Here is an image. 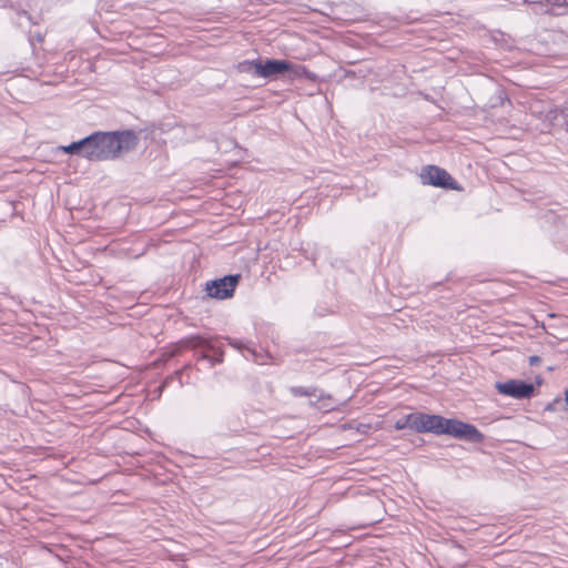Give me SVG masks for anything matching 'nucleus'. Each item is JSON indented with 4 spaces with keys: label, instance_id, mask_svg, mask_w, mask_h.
I'll return each instance as SVG.
<instances>
[{
    "label": "nucleus",
    "instance_id": "1",
    "mask_svg": "<svg viewBox=\"0 0 568 568\" xmlns=\"http://www.w3.org/2000/svg\"><path fill=\"white\" fill-rule=\"evenodd\" d=\"M138 136L133 131L95 132L87 138L85 159L105 161L118 158L138 145Z\"/></svg>",
    "mask_w": 568,
    "mask_h": 568
},
{
    "label": "nucleus",
    "instance_id": "2",
    "mask_svg": "<svg viewBox=\"0 0 568 568\" xmlns=\"http://www.w3.org/2000/svg\"><path fill=\"white\" fill-rule=\"evenodd\" d=\"M415 432L448 435L473 443H481L484 440V435L474 425L456 418H445L434 414L416 413Z\"/></svg>",
    "mask_w": 568,
    "mask_h": 568
},
{
    "label": "nucleus",
    "instance_id": "3",
    "mask_svg": "<svg viewBox=\"0 0 568 568\" xmlns=\"http://www.w3.org/2000/svg\"><path fill=\"white\" fill-rule=\"evenodd\" d=\"M255 73L262 78H270L284 72H293L297 78L314 79L313 74L304 65H296L286 60L268 59L264 63L261 61L252 62Z\"/></svg>",
    "mask_w": 568,
    "mask_h": 568
},
{
    "label": "nucleus",
    "instance_id": "4",
    "mask_svg": "<svg viewBox=\"0 0 568 568\" xmlns=\"http://www.w3.org/2000/svg\"><path fill=\"white\" fill-rule=\"evenodd\" d=\"M420 182L424 185H432L446 190L462 191L460 184L443 168L437 165H425L419 173Z\"/></svg>",
    "mask_w": 568,
    "mask_h": 568
},
{
    "label": "nucleus",
    "instance_id": "5",
    "mask_svg": "<svg viewBox=\"0 0 568 568\" xmlns=\"http://www.w3.org/2000/svg\"><path fill=\"white\" fill-rule=\"evenodd\" d=\"M240 275H229L206 283V292L210 297L225 300L232 297L239 284Z\"/></svg>",
    "mask_w": 568,
    "mask_h": 568
},
{
    "label": "nucleus",
    "instance_id": "6",
    "mask_svg": "<svg viewBox=\"0 0 568 568\" xmlns=\"http://www.w3.org/2000/svg\"><path fill=\"white\" fill-rule=\"evenodd\" d=\"M496 389L500 395L513 398H529L534 394V385L519 379H509L507 382H498Z\"/></svg>",
    "mask_w": 568,
    "mask_h": 568
},
{
    "label": "nucleus",
    "instance_id": "7",
    "mask_svg": "<svg viewBox=\"0 0 568 568\" xmlns=\"http://www.w3.org/2000/svg\"><path fill=\"white\" fill-rule=\"evenodd\" d=\"M178 345L180 348L195 349V348L205 347L207 345V341L200 335H193V336H189V337L181 339L178 343Z\"/></svg>",
    "mask_w": 568,
    "mask_h": 568
},
{
    "label": "nucleus",
    "instance_id": "8",
    "mask_svg": "<svg viewBox=\"0 0 568 568\" xmlns=\"http://www.w3.org/2000/svg\"><path fill=\"white\" fill-rule=\"evenodd\" d=\"M394 427L397 430H403V429L408 428V429H412L415 432V429H416V413L405 415L404 417H402L400 419H398L395 423Z\"/></svg>",
    "mask_w": 568,
    "mask_h": 568
},
{
    "label": "nucleus",
    "instance_id": "9",
    "mask_svg": "<svg viewBox=\"0 0 568 568\" xmlns=\"http://www.w3.org/2000/svg\"><path fill=\"white\" fill-rule=\"evenodd\" d=\"M61 150L67 154L80 152L85 158V142L84 139L73 142L69 145L61 146Z\"/></svg>",
    "mask_w": 568,
    "mask_h": 568
},
{
    "label": "nucleus",
    "instance_id": "10",
    "mask_svg": "<svg viewBox=\"0 0 568 568\" xmlns=\"http://www.w3.org/2000/svg\"><path fill=\"white\" fill-rule=\"evenodd\" d=\"M568 11V4L565 0H554L550 3L549 12L555 16L565 14Z\"/></svg>",
    "mask_w": 568,
    "mask_h": 568
},
{
    "label": "nucleus",
    "instance_id": "11",
    "mask_svg": "<svg viewBox=\"0 0 568 568\" xmlns=\"http://www.w3.org/2000/svg\"><path fill=\"white\" fill-rule=\"evenodd\" d=\"M293 394L294 395H300V396H310L311 393L306 389H303V388H293Z\"/></svg>",
    "mask_w": 568,
    "mask_h": 568
},
{
    "label": "nucleus",
    "instance_id": "12",
    "mask_svg": "<svg viewBox=\"0 0 568 568\" xmlns=\"http://www.w3.org/2000/svg\"><path fill=\"white\" fill-rule=\"evenodd\" d=\"M539 361V358L537 356H534L530 358V363H537Z\"/></svg>",
    "mask_w": 568,
    "mask_h": 568
},
{
    "label": "nucleus",
    "instance_id": "13",
    "mask_svg": "<svg viewBox=\"0 0 568 568\" xmlns=\"http://www.w3.org/2000/svg\"><path fill=\"white\" fill-rule=\"evenodd\" d=\"M565 399L568 403V389L565 392Z\"/></svg>",
    "mask_w": 568,
    "mask_h": 568
}]
</instances>
